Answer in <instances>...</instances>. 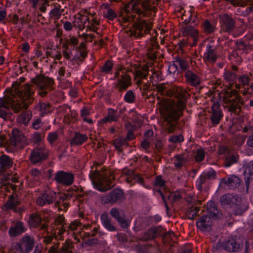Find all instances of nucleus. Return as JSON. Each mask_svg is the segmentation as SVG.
Segmentation results:
<instances>
[{
	"mask_svg": "<svg viewBox=\"0 0 253 253\" xmlns=\"http://www.w3.org/2000/svg\"><path fill=\"white\" fill-rule=\"evenodd\" d=\"M184 102L178 98L176 104L175 103L165 101L160 108L164 119V127L169 133L173 132L176 127L181 111L184 108Z\"/></svg>",
	"mask_w": 253,
	"mask_h": 253,
	"instance_id": "nucleus-1",
	"label": "nucleus"
},
{
	"mask_svg": "<svg viewBox=\"0 0 253 253\" xmlns=\"http://www.w3.org/2000/svg\"><path fill=\"white\" fill-rule=\"evenodd\" d=\"M155 3V1L152 0H131L124 7L125 11L127 15V17L124 18V20L129 21L130 16H132V19L134 18V16L131 15V13L145 16L147 11L155 12L157 8Z\"/></svg>",
	"mask_w": 253,
	"mask_h": 253,
	"instance_id": "nucleus-2",
	"label": "nucleus"
},
{
	"mask_svg": "<svg viewBox=\"0 0 253 253\" xmlns=\"http://www.w3.org/2000/svg\"><path fill=\"white\" fill-rule=\"evenodd\" d=\"M34 92V90L28 84L22 86L19 89L15 87L14 94L21 99V102H15L11 99L10 107L16 113L19 112L23 108H28L29 105L32 102L31 98Z\"/></svg>",
	"mask_w": 253,
	"mask_h": 253,
	"instance_id": "nucleus-3",
	"label": "nucleus"
},
{
	"mask_svg": "<svg viewBox=\"0 0 253 253\" xmlns=\"http://www.w3.org/2000/svg\"><path fill=\"white\" fill-rule=\"evenodd\" d=\"M89 177L94 187L100 191H107L114 186L111 185L114 179L112 175L107 177L106 174L100 172L94 167L91 168Z\"/></svg>",
	"mask_w": 253,
	"mask_h": 253,
	"instance_id": "nucleus-4",
	"label": "nucleus"
},
{
	"mask_svg": "<svg viewBox=\"0 0 253 253\" xmlns=\"http://www.w3.org/2000/svg\"><path fill=\"white\" fill-rule=\"evenodd\" d=\"M32 82L41 90L38 93L42 97L47 94V90L50 89L51 85L53 84L52 79L42 76H38L32 79Z\"/></svg>",
	"mask_w": 253,
	"mask_h": 253,
	"instance_id": "nucleus-5",
	"label": "nucleus"
},
{
	"mask_svg": "<svg viewBox=\"0 0 253 253\" xmlns=\"http://www.w3.org/2000/svg\"><path fill=\"white\" fill-rule=\"evenodd\" d=\"M221 204L223 205H229L237 213L242 210L241 198L237 195L227 194L220 198Z\"/></svg>",
	"mask_w": 253,
	"mask_h": 253,
	"instance_id": "nucleus-6",
	"label": "nucleus"
},
{
	"mask_svg": "<svg viewBox=\"0 0 253 253\" xmlns=\"http://www.w3.org/2000/svg\"><path fill=\"white\" fill-rule=\"evenodd\" d=\"M34 244L33 238L26 235L22 238L20 244L14 243L12 247L15 250V253H29L32 250Z\"/></svg>",
	"mask_w": 253,
	"mask_h": 253,
	"instance_id": "nucleus-7",
	"label": "nucleus"
},
{
	"mask_svg": "<svg viewBox=\"0 0 253 253\" xmlns=\"http://www.w3.org/2000/svg\"><path fill=\"white\" fill-rule=\"evenodd\" d=\"M47 157V150L43 144H40L35 148L29 157L30 162L33 164H41Z\"/></svg>",
	"mask_w": 253,
	"mask_h": 253,
	"instance_id": "nucleus-8",
	"label": "nucleus"
},
{
	"mask_svg": "<svg viewBox=\"0 0 253 253\" xmlns=\"http://www.w3.org/2000/svg\"><path fill=\"white\" fill-rule=\"evenodd\" d=\"M125 196L122 190L119 189L113 190L109 194L102 196L101 198L103 204H113L124 200Z\"/></svg>",
	"mask_w": 253,
	"mask_h": 253,
	"instance_id": "nucleus-9",
	"label": "nucleus"
},
{
	"mask_svg": "<svg viewBox=\"0 0 253 253\" xmlns=\"http://www.w3.org/2000/svg\"><path fill=\"white\" fill-rule=\"evenodd\" d=\"M115 78L118 79L117 87L120 91L126 90L131 84L130 77L122 69L116 73Z\"/></svg>",
	"mask_w": 253,
	"mask_h": 253,
	"instance_id": "nucleus-10",
	"label": "nucleus"
},
{
	"mask_svg": "<svg viewBox=\"0 0 253 253\" xmlns=\"http://www.w3.org/2000/svg\"><path fill=\"white\" fill-rule=\"evenodd\" d=\"M54 179L58 184L69 186L73 183L74 175L71 172L60 170L55 174Z\"/></svg>",
	"mask_w": 253,
	"mask_h": 253,
	"instance_id": "nucleus-11",
	"label": "nucleus"
},
{
	"mask_svg": "<svg viewBox=\"0 0 253 253\" xmlns=\"http://www.w3.org/2000/svg\"><path fill=\"white\" fill-rule=\"evenodd\" d=\"M12 136L10 138V144L14 147L23 148L25 145L26 138L23 133L17 128L12 131Z\"/></svg>",
	"mask_w": 253,
	"mask_h": 253,
	"instance_id": "nucleus-12",
	"label": "nucleus"
},
{
	"mask_svg": "<svg viewBox=\"0 0 253 253\" xmlns=\"http://www.w3.org/2000/svg\"><path fill=\"white\" fill-rule=\"evenodd\" d=\"M242 246V242L240 238L232 236L223 244V248L229 252H237Z\"/></svg>",
	"mask_w": 253,
	"mask_h": 253,
	"instance_id": "nucleus-13",
	"label": "nucleus"
},
{
	"mask_svg": "<svg viewBox=\"0 0 253 253\" xmlns=\"http://www.w3.org/2000/svg\"><path fill=\"white\" fill-rule=\"evenodd\" d=\"M57 194L56 192L49 190H47L39 196L37 200V203L40 206H43L46 204L50 205L55 201Z\"/></svg>",
	"mask_w": 253,
	"mask_h": 253,
	"instance_id": "nucleus-14",
	"label": "nucleus"
},
{
	"mask_svg": "<svg viewBox=\"0 0 253 253\" xmlns=\"http://www.w3.org/2000/svg\"><path fill=\"white\" fill-rule=\"evenodd\" d=\"M216 48L213 42H210L206 46V52L204 53L205 60L211 63H214L218 58Z\"/></svg>",
	"mask_w": 253,
	"mask_h": 253,
	"instance_id": "nucleus-15",
	"label": "nucleus"
},
{
	"mask_svg": "<svg viewBox=\"0 0 253 253\" xmlns=\"http://www.w3.org/2000/svg\"><path fill=\"white\" fill-rule=\"evenodd\" d=\"M185 82L193 86H197L200 84L201 79L199 74L194 71L188 70L186 71L184 75Z\"/></svg>",
	"mask_w": 253,
	"mask_h": 253,
	"instance_id": "nucleus-16",
	"label": "nucleus"
},
{
	"mask_svg": "<svg viewBox=\"0 0 253 253\" xmlns=\"http://www.w3.org/2000/svg\"><path fill=\"white\" fill-rule=\"evenodd\" d=\"M135 31L133 35L136 37H141L144 34L147 33L151 28V24H148L146 21L142 20L138 22L135 24Z\"/></svg>",
	"mask_w": 253,
	"mask_h": 253,
	"instance_id": "nucleus-17",
	"label": "nucleus"
},
{
	"mask_svg": "<svg viewBox=\"0 0 253 253\" xmlns=\"http://www.w3.org/2000/svg\"><path fill=\"white\" fill-rule=\"evenodd\" d=\"M211 120L214 125H218L223 117L222 113L220 107V105L217 103H213L211 106Z\"/></svg>",
	"mask_w": 253,
	"mask_h": 253,
	"instance_id": "nucleus-18",
	"label": "nucleus"
},
{
	"mask_svg": "<svg viewBox=\"0 0 253 253\" xmlns=\"http://www.w3.org/2000/svg\"><path fill=\"white\" fill-rule=\"evenodd\" d=\"M148 73V67L144 66L142 67L135 69L134 71V80L136 84L139 86L143 83L142 79L146 78Z\"/></svg>",
	"mask_w": 253,
	"mask_h": 253,
	"instance_id": "nucleus-19",
	"label": "nucleus"
},
{
	"mask_svg": "<svg viewBox=\"0 0 253 253\" xmlns=\"http://www.w3.org/2000/svg\"><path fill=\"white\" fill-rule=\"evenodd\" d=\"M240 182L239 177L233 175L227 178L221 179L220 184L221 185L224 184L230 189H234L240 185Z\"/></svg>",
	"mask_w": 253,
	"mask_h": 253,
	"instance_id": "nucleus-20",
	"label": "nucleus"
},
{
	"mask_svg": "<svg viewBox=\"0 0 253 253\" xmlns=\"http://www.w3.org/2000/svg\"><path fill=\"white\" fill-rule=\"evenodd\" d=\"M212 220L209 215H204L198 219L197 221V226L201 230L209 231L211 230Z\"/></svg>",
	"mask_w": 253,
	"mask_h": 253,
	"instance_id": "nucleus-21",
	"label": "nucleus"
},
{
	"mask_svg": "<svg viewBox=\"0 0 253 253\" xmlns=\"http://www.w3.org/2000/svg\"><path fill=\"white\" fill-rule=\"evenodd\" d=\"M220 23L222 30L225 32H230L234 27L233 20L227 15L220 18Z\"/></svg>",
	"mask_w": 253,
	"mask_h": 253,
	"instance_id": "nucleus-22",
	"label": "nucleus"
},
{
	"mask_svg": "<svg viewBox=\"0 0 253 253\" xmlns=\"http://www.w3.org/2000/svg\"><path fill=\"white\" fill-rule=\"evenodd\" d=\"M29 223L30 225L34 227H38L40 230H45L47 226L45 223H42V218L39 214L36 213L32 214L29 219Z\"/></svg>",
	"mask_w": 253,
	"mask_h": 253,
	"instance_id": "nucleus-23",
	"label": "nucleus"
},
{
	"mask_svg": "<svg viewBox=\"0 0 253 253\" xmlns=\"http://www.w3.org/2000/svg\"><path fill=\"white\" fill-rule=\"evenodd\" d=\"M244 173L246 186L248 190L250 183L253 178V161H251L246 164Z\"/></svg>",
	"mask_w": 253,
	"mask_h": 253,
	"instance_id": "nucleus-24",
	"label": "nucleus"
},
{
	"mask_svg": "<svg viewBox=\"0 0 253 253\" xmlns=\"http://www.w3.org/2000/svg\"><path fill=\"white\" fill-rule=\"evenodd\" d=\"M181 32L183 35L190 36L193 39L194 43L196 42L199 39L198 31L191 26L188 25L181 28Z\"/></svg>",
	"mask_w": 253,
	"mask_h": 253,
	"instance_id": "nucleus-25",
	"label": "nucleus"
},
{
	"mask_svg": "<svg viewBox=\"0 0 253 253\" xmlns=\"http://www.w3.org/2000/svg\"><path fill=\"white\" fill-rule=\"evenodd\" d=\"M25 228L23 223L21 222H17L8 230V233L10 237L18 236L25 232Z\"/></svg>",
	"mask_w": 253,
	"mask_h": 253,
	"instance_id": "nucleus-26",
	"label": "nucleus"
},
{
	"mask_svg": "<svg viewBox=\"0 0 253 253\" xmlns=\"http://www.w3.org/2000/svg\"><path fill=\"white\" fill-rule=\"evenodd\" d=\"M241 103V97L238 93L235 95V96H233V97L228 100L226 103L227 104H228V110L230 112H235L236 110L240 108V104Z\"/></svg>",
	"mask_w": 253,
	"mask_h": 253,
	"instance_id": "nucleus-27",
	"label": "nucleus"
},
{
	"mask_svg": "<svg viewBox=\"0 0 253 253\" xmlns=\"http://www.w3.org/2000/svg\"><path fill=\"white\" fill-rule=\"evenodd\" d=\"M207 210L208 213L213 218L217 219L221 215L215 204L213 201H209L207 203Z\"/></svg>",
	"mask_w": 253,
	"mask_h": 253,
	"instance_id": "nucleus-28",
	"label": "nucleus"
},
{
	"mask_svg": "<svg viewBox=\"0 0 253 253\" xmlns=\"http://www.w3.org/2000/svg\"><path fill=\"white\" fill-rule=\"evenodd\" d=\"M72 195L70 194H64L60 198V201H57L55 203V206L58 208L59 210L66 211L68 208L69 204L65 201L70 200Z\"/></svg>",
	"mask_w": 253,
	"mask_h": 253,
	"instance_id": "nucleus-29",
	"label": "nucleus"
},
{
	"mask_svg": "<svg viewBox=\"0 0 253 253\" xmlns=\"http://www.w3.org/2000/svg\"><path fill=\"white\" fill-rule=\"evenodd\" d=\"M101 220L103 226L108 231L113 232L117 230L116 227L113 224L111 219L107 213H104L101 215Z\"/></svg>",
	"mask_w": 253,
	"mask_h": 253,
	"instance_id": "nucleus-30",
	"label": "nucleus"
},
{
	"mask_svg": "<svg viewBox=\"0 0 253 253\" xmlns=\"http://www.w3.org/2000/svg\"><path fill=\"white\" fill-rule=\"evenodd\" d=\"M49 252L50 253H72V246L70 242L66 241L59 249H51Z\"/></svg>",
	"mask_w": 253,
	"mask_h": 253,
	"instance_id": "nucleus-31",
	"label": "nucleus"
},
{
	"mask_svg": "<svg viewBox=\"0 0 253 253\" xmlns=\"http://www.w3.org/2000/svg\"><path fill=\"white\" fill-rule=\"evenodd\" d=\"M119 118V115L117 111L113 109H109L107 116L101 120V122L105 123L107 122H117Z\"/></svg>",
	"mask_w": 253,
	"mask_h": 253,
	"instance_id": "nucleus-32",
	"label": "nucleus"
},
{
	"mask_svg": "<svg viewBox=\"0 0 253 253\" xmlns=\"http://www.w3.org/2000/svg\"><path fill=\"white\" fill-rule=\"evenodd\" d=\"M157 235L158 229L156 227H153L144 232L141 236L140 239L144 241L153 240L156 238Z\"/></svg>",
	"mask_w": 253,
	"mask_h": 253,
	"instance_id": "nucleus-33",
	"label": "nucleus"
},
{
	"mask_svg": "<svg viewBox=\"0 0 253 253\" xmlns=\"http://www.w3.org/2000/svg\"><path fill=\"white\" fill-rule=\"evenodd\" d=\"M87 139V137L85 134L76 132L73 140L71 142L72 145H81Z\"/></svg>",
	"mask_w": 253,
	"mask_h": 253,
	"instance_id": "nucleus-34",
	"label": "nucleus"
},
{
	"mask_svg": "<svg viewBox=\"0 0 253 253\" xmlns=\"http://www.w3.org/2000/svg\"><path fill=\"white\" fill-rule=\"evenodd\" d=\"M88 20L89 18L87 16L86 10L81 11L76 16V21L79 26L85 25Z\"/></svg>",
	"mask_w": 253,
	"mask_h": 253,
	"instance_id": "nucleus-35",
	"label": "nucleus"
},
{
	"mask_svg": "<svg viewBox=\"0 0 253 253\" xmlns=\"http://www.w3.org/2000/svg\"><path fill=\"white\" fill-rule=\"evenodd\" d=\"M32 117V114L30 112H25L20 114L17 118V122L21 124L27 125Z\"/></svg>",
	"mask_w": 253,
	"mask_h": 253,
	"instance_id": "nucleus-36",
	"label": "nucleus"
},
{
	"mask_svg": "<svg viewBox=\"0 0 253 253\" xmlns=\"http://www.w3.org/2000/svg\"><path fill=\"white\" fill-rule=\"evenodd\" d=\"M0 164L2 169H6L12 167L13 162L9 157L3 155L0 157Z\"/></svg>",
	"mask_w": 253,
	"mask_h": 253,
	"instance_id": "nucleus-37",
	"label": "nucleus"
},
{
	"mask_svg": "<svg viewBox=\"0 0 253 253\" xmlns=\"http://www.w3.org/2000/svg\"><path fill=\"white\" fill-rule=\"evenodd\" d=\"M173 163L176 169H180L186 163V160L183 156L176 155L173 159Z\"/></svg>",
	"mask_w": 253,
	"mask_h": 253,
	"instance_id": "nucleus-38",
	"label": "nucleus"
},
{
	"mask_svg": "<svg viewBox=\"0 0 253 253\" xmlns=\"http://www.w3.org/2000/svg\"><path fill=\"white\" fill-rule=\"evenodd\" d=\"M239 159L238 155L234 154H229L225 159L224 166L226 167H229L232 165L237 163Z\"/></svg>",
	"mask_w": 253,
	"mask_h": 253,
	"instance_id": "nucleus-39",
	"label": "nucleus"
},
{
	"mask_svg": "<svg viewBox=\"0 0 253 253\" xmlns=\"http://www.w3.org/2000/svg\"><path fill=\"white\" fill-rule=\"evenodd\" d=\"M19 204L17 198L13 196H11L7 202L4 205L5 209L7 210H12Z\"/></svg>",
	"mask_w": 253,
	"mask_h": 253,
	"instance_id": "nucleus-40",
	"label": "nucleus"
},
{
	"mask_svg": "<svg viewBox=\"0 0 253 253\" xmlns=\"http://www.w3.org/2000/svg\"><path fill=\"white\" fill-rule=\"evenodd\" d=\"M184 198L185 199L186 202L191 205H197L201 204L202 201L196 199V196H194L191 193L187 194L185 192V195L184 196Z\"/></svg>",
	"mask_w": 253,
	"mask_h": 253,
	"instance_id": "nucleus-41",
	"label": "nucleus"
},
{
	"mask_svg": "<svg viewBox=\"0 0 253 253\" xmlns=\"http://www.w3.org/2000/svg\"><path fill=\"white\" fill-rule=\"evenodd\" d=\"M11 103V97L8 96H5L3 97H0V108H3L6 110H9Z\"/></svg>",
	"mask_w": 253,
	"mask_h": 253,
	"instance_id": "nucleus-42",
	"label": "nucleus"
},
{
	"mask_svg": "<svg viewBox=\"0 0 253 253\" xmlns=\"http://www.w3.org/2000/svg\"><path fill=\"white\" fill-rule=\"evenodd\" d=\"M37 107L39 109L42 115L46 114L50 112V104L44 102H39Z\"/></svg>",
	"mask_w": 253,
	"mask_h": 253,
	"instance_id": "nucleus-43",
	"label": "nucleus"
},
{
	"mask_svg": "<svg viewBox=\"0 0 253 253\" xmlns=\"http://www.w3.org/2000/svg\"><path fill=\"white\" fill-rule=\"evenodd\" d=\"M203 29L207 34H210L215 30V26L213 23H211L208 20H206L203 24Z\"/></svg>",
	"mask_w": 253,
	"mask_h": 253,
	"instance_id": "nucleus-44",
	"label": "nucleus"
},
{
	"mask_svg": "<svg viewBox=\"0 0 253 253\" xmlns=\"http://www.w3.org/2000/svg\"><path fill=\"white\" fill-rule=\"evenodd\" d=\"M184 195H185V191L184 190H181L180 192L177 191L176 192L171 193L169 194L168 197L169 199H172L173 201H176L180 199L184 198Z\"/></svg>",
	"mask_w": 253,
	"mask_h": 253,
	"instance_id": "nucleus-45",
	"label": "nucleus"
},
{
	"mask_svg": "<svg viewBox=\"0 0 253 253\" xmlns=\"http://www.w3.org/2000/svg\"><path fill=\"white\" fill-rule=\"evenodd\" d=\"M238 93L235 89H228L224 92L223 101L225 103L233 96H235Z\"/></svg>",
	"mask_w": 253,
	"mask_h": 253,
	"instance_id": "nucleus-46",
	"label": "nucleus"
},
{
	"mask_svg": "<svg viewBox=\"0 0 253 253\" xmlns=\"http://www.w3.org/2000/svg\"><path fill=\"white\" fill-rule=\"evenodd\" d=\"M176 63L179 65L180 69L182 71H184L186 72V71L189 70V63L187 61L185 60L184 59L178 58L176 60Z\"/></svg>",
	"mask_w": 253,
	"mask_h": 253,
	"instance_id": "nucleus-47",
	"label": "nucleus"
},
{
	"mask_svg": "<svg viewBox=\"0 0 253 253\" xmlns=\"http://www.w3.org/2000/svg\"><path fill=\"white\" fill-rule=\"evenodd\" d=\"M173 96L176 98L182 99L185 96V91L180 87L176 86H173Z\"/></svg>",
	"mask_w": 253,
	"mask_h": 253,
	"instance_id": "nucleus-48",
	"label": "nucleus"
},
{
	"mask_svg": "<svg viewBox=\"0 0 253 253\" xmlns=\"http://www.w3.org/2000/svg\"><path fill=\"white\" fill-rule=\"evenodd\" d=\"M44 135L39 132H36L33 133L31 136V141L35 144H40L42 141Z\"/></svg>",
	"mask_w": 253,
	"mask_h": 253,
	"instance_id": "nucleus-49",
	"label": "nucleus"
},
{
	"mask_svg": "<svg viewBox=\"0 0 253 253\" xmlns=\"http://www.w3.org/2000/svg\"><path fill=\"white\" fill-rule=\"evenodd\" d=\"M57 110L58 113L61 114L64 117H68L71 112L70 107L67 105L59 106Z\"/></svg>",
	"mask_w": 253,
	"mask_h": 253,
	"instance_id": "nucleus-50",
	"label": "nucleus"
},
{
	"mask_svg": "<svg viewBox=\"0 0 253 253\" xmlns=\"http://www.w3.org/2000/svg\"><path fill=\"white\" fill-rule=\"evenodd\" d=\"M59 138V132L57 131L48 133L47 140L50 144H53Z\"/></svg>",
	"mask_w": 253,
	"mask_h": 253,
	"instance_id": "nucleus-51",
	"label": "nucleus"
},
{
	"mask_svg": "<svg viewBox=\"0 0 253 253\" xmlns=\"http://www.w3.org/2000/svg\"><path fill=\"white\" fill-rule=\"evenodd\" d=\"M135 99V96L133 92L129 90L127 91L124 96V100L126 102L129 103H133Z\"/></svg>",
	"mask_w": 253,
	"mask_h": 253,
	"instance_id": "nucleus-52",
	"label": "nucleus"
},
{
	"mask_svg": "<svg viewBox=\"0 0 253 253\" xmlns=\"http://www.w3.org/2000/svg\"><path fill=\"white\" fill-rule=\"evenodd\" d=\"M205 157V153L204 149L200 148L197 149L196 152V155L195 157V161L197 162L202 161Z\"/></svg>",
	"mask_w": 253,
	"mask_h": 253,
	"instance_id": "nucleus-53",
	"label": "nucleus"
},
{
	"mask_svg": "<svg viewBox=\"0 0 253 253\" xmlns=\"http://www.w3.org/2000/svg\"><path fill=\"white\" fill-rule=\"evenodd\" d=\"M114 144L115 147L120 151L121 148L126 144V139L123 138L116 139L114 141Z\"/></svg>",
	"mask_w": 253,
	"mask_h": 253,
	"instance_id": "nucleus-54",
	"label": "nucleus"
},
{
	"mask_svg": "<svg viewBox=\"0 0 253 253\" xmlns=\"http://www.w3.org/2000/svg\"><path fill=\"white\" fill-rule=\"evenodd\" d=\"M250 47L245 44L244 42H241L237 43L236 49L238 51V53L240 54L243 52H247V50Z\"/></svg>",
	"mask_w": 253,
	"mask_h": 253,
	"instance_id": "nucleus-55",
	"label": "nucleus"
},
{
	"mask_svg": "<svg viewBox=\"0 0 253 253\" xmlns=\"http://www.w3.org/2000/svg\"><path fill=\"white\" fill-rule=\"evenodd\" d=\"M109 213L111 216L116 220L122 216V214L120 213V210L115 207L112 208Z\"/></svg>",
	"mask_w": 253,
	"mask_h": 253,
	"instance_id": "nucleus-56",
	"label": "nucleus"
},
{
	"mask_svg": "<svg viewBox=\"0 0 253 253\" xmlns=\"http://www.w3.org/2000/svg\"><path fill=\"white\" fill-rule=\"evenodd\" d=\"M207 180V176L206 175H202L200 176V177L196 181V186L198 189L199 191H202V185L205 184L206 181Z\"/></svg>",
	"mask_w": 253,
	"mask_h": 253,
	"instance_id": "nucleus-57",
	"label": "nucleus"
},
{
	"mask_svg": "<svg viewBox=\"0 0 253 253\" xmlns=\"http://www.w3.org/2000/svg\"><path fill=\"white\" fill-rule=\"evenodd\" d=\"M113 63L110 60L107 61L101 67V71L105 73L110 72L113 68Z\"/></svg>",
	"mask_w": 253,
	"mask_h": 253,
	"instance_id": "nucleus-58",
	"label": "nucleus"
},
{
	"mask_svg": "<svg viewBox=\"0 0 253 253\" xmlns=\"http://www.w3.org/2000/svg\"><path fill=\"white\" fill-rule=\"evenodd\" d=\"M238 81L243 85H249L250 82V78L246 75H243L239 77Z\"/></svg>",
	"mask_w": 253,
	"mask_h": 253,
	"instance_id": "nucleus-59",
	"label": "nucleus"
},
{
	"mask_svg": "<svg viewBox=\"0 0 253 253\" xmlns=\"http://www.w3.org/2000/svg\"><path fill=\"white\" fill-rule=\"evenodd\" d=\"M79 224L77 221H73L70 224L68 225L66 224V227L67 228V231L68 233H70V232H74L77 230Z\"/></svg>",
	"mask_w": 253,
	"mask_h": 253,
	"instance_id": "nucleus-60",
	"label": "nucleus"
},
{
	"mask_svg": "<svg viewBox=\"0 0 253 253\" xmlns=\"http://www.w3.org/2000/svg\"><path fill=\"white\" fill-rule=\"evenodd\" d=\"M117 221L122 228H126L129 226V222L125 219L123 214Z\"/></svg>",
	"mask_w": 253,
	"mask_h": 253,
	"instance_id": "nucleus-61",
	"label": "nucleus"
},
{
	"mask_svg": "<svg viewBox=\"0 0 253 253\" xmlns=\"http://www.w3.org/2000/svg\"><path fill=\"white\" fill-rule=\"evenodd\" d=\"M123 173L127 176L126 181L128 183H131L132 182V177L134 174L133 171L131 169H126L124 171Z\"/></svg>",
	"mask_w": 253,
	"mask_h": 253,
	"instance_id": "nucleus-62",
	"label": "nucleus"
},
{
	"mask_svg": "<svg viewBox=\"0 0 253 253\" xmlns=\"http://www.w3.org/2000/svg\"><path fill=\"white\" fill-rule=\"evenodd\" d=\"M104 14L105 17L109 20H113L117 16V14L111 8L107 9V11Z\"/></svg>",
	"mask_w": 253,
	"mask_h": 253,
	"instance_id": "nucleus-63",
	"label": "nucleus"
},
{
	"mask_svg": "<svg viewBox=\"0 0 253 253\" xmlns=\"http://www.w3.org/2000/svg\"><path fill=\"white\" fill-rule=\"evenodd\" d=\"M169 141L174 143L181 142L183 141V137L181 134L171 136L169 138Z\"/></svg>",
	"mask_w": 253,
	"mask_h": 253,
	"instance_id": "nucleus-64",
	"label": "nucleus"
}]
</instances>
